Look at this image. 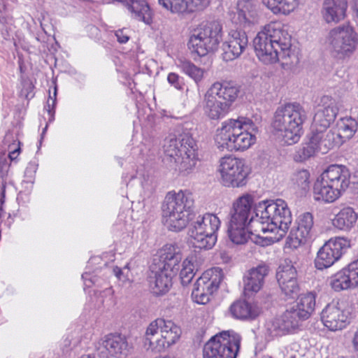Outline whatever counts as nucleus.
<instances>
[{"instance_id": "nucleus-1", "label": "nucleus", "mask_w": 358, "mask_h": 358, "mask_svg": "<svg viewBox=\"0 0 358 358\" xmlns=\"http://www.w3.org/2000/svg\"><path fill=\"white\" fill-rule=\"evenodd\" d=\"M253 198L250 194L238 197L232 204L229 213L228 236L234 243L243 245L248 242L255 231H281L283 236L289 229L292 217L287 203L282 199L259 202L255 208V217H250Z\"/></svg>"}, {"instance_id": "nucleus-2", "label": "nucleus", "mask_w": 358, "mask_h": 358, "mask_svg": "<svg viewBox=\"0 0 358 358\" xmlns=\"http://www.w3.org/2000/svg\"><path fill=\"white\" fill-rule=\"evenodd\" d=\"M253 45L257 56L266 64L280 60L283 64H294L291 36L278 22L265 25L254 38Z\"/></svg>"}, {"instance_id": "nucleus-3", "label": "nucleus", "mask_w": 358, "mask_h": 358, "mask_svg": "<svg viewBox=\"0 0 358 358\" xmlns=\"http://www.w3.org/2000/svg\"><path fill=\"white\" fill-rule=\"evenodd\" d=\"M256 131L257 127L249 118L228 119L216 130L215 143L221 151H243L255 143L256 137L252 132Z\"/></svg>"}, {"instance_id": "nucleus-4", "label": "nucleus", "mask_w": 358, "mask_h": 358, "mask_svg": "<svg viewBox=\"0 0 358 358\" xmlns=\"http://www.w3.org/2000/svg\"><path fill=\"white\" fill-rule=\"evenodd\" d=\"M306 119L307 113L302 106L296 102L288 103L277 108L272 127L285 144L292 145L300 140Z\"/></svg>"}, {"instance_id": "nucleus-5", "label": "nucleus", "mask_w": 358, "mask_h": 358, "mask_svg": "<svg viewBox=\"0 0 358 358\" xmlns=\"http://www.w3.org/2000/svg\"><path fill=\"white\" fill-rule=\"evenodd\" d=\"M181 259V254L173 245H165L160 250L157 266L152 268L148 278L149 287L155 295H163L169 292L172 286V276L179 271Z\"/></svg>"}, {"instance_id": "nucleus-6", "label": "nucleus", "mask_w": 358, "mask_h": 358, "mask_svg": "<svg viewBox=\"0 0 358 358\" xmlns=\"http://www.w3.org/2000/svg\"><path fill=\"white\" fill-rule=\"evenodd\" d=\"M194 206L192 194L187 191L169 192L162 205L165 225L172 231H180L188 224Z\"/></svg>"}, {"instance_id": "nucleus-7", "label": "nucleus", "mask_w": 358, "mask_h": 358, "mask_svg": "<svg viewBox=\"0 0 358 358\" xmlns=\"http://www.w3.org/2000/svg\"><path fill=\"white\" fill-rule=\"evenodd\" d=\"M164 153L170 162L176 164L175 169L186 175L195 168L198 156L195 141L189 133L180 134L169 139L164 145Z\"/></svg>"}, {"instance_id": "nucleus-8", "label": "nucleus", "mask_w": 358, "mask_h": 358, "mask_svg": "<svg viewBox=\"0 0 358 358\" xmlns=\"http://www.w3.org/2000/svg\"><path fill=\"white\" fill-rule=\"evenodd\" d=\"M222 41V25L217 22H211L190 31L187 48L192 53L203 57L217 50Z\"/></svg>"}, {"instance_id": "nucleus-9", "label": "nucleus", "mask_w": 358, "mask_h": 358, "mask_svg": "<svg viewBox=\"0 0 358 358\" xmlns=\"http://www.w3.org/2000/svg\"><path fill=\"white\" fill-rule=\"evenodd\" d=\"M180 335V328L173 322L157 318L147 327L145 338L150 348L162 352L175 344Z\"/></svg>"}, {"instance_id": "nucleus-10", "label": "nucleus", "mask_w": 358, "mask_h": 358, "mask_svg": "<svg viewBox=\"0 0 358 358\" xmlns=\"http://www.w3.org/2000/svg\"><path fill=\"white\" fill-rule=\"evenodd\" d=\"M220 226V220L214 214L206 213L202 217L199 216L189 229L193 246L199 249H211L217 241L216 232Z\"/></svg>"}, {"instance_id": "nucleus-11", "label": "nucleus", "mask_w": 358, "mask_h": 358, "mask_svg": "<svg viewBox=\"0 0 358 358\" xmlns=\"http://www.w3.org/2000/svg\"><path fill=\"white\" fill-rule=\"evenodd\" d=\"M241 336L225 331L213 336L203 346V358H236L240 350Z\"/></svg>"}, {"instance_id": "nucleus-12", "label": "nucleus", "mask_w": 358, "mask_h": 358, "mask_svg": "<svg viewBox=\"0 0 358 358\" xmlns=\"http://www.w3.org/2000/svg\"><path fill=\"white\" fill-rule=\"evenodd\" d=\"M327 43L333 57L343 59L355 51L358 37L352 27L341 25L330 30Z\"/></svg>"}, {"instance_id": "nucleus-13", "label": "nucleus", "mask_w": 358, "mask_h": 358, "mask_svg": "<svg viewBox=\"0 0 358 358\" xmlns=\"http://www.w3.org/2000/svg\"><path fill=\"white\" fill-rule=\"evenodd\" d=\"M219 171L224 186L240 187L246 185L250 169L243 159L229 156L220 159Z\"/></svg>"}, {"instance_id": "nucleus-14", "label": "nucleus", "mask_w": 358, "mask_h": 358, "mask_svg": "<svg viewBox=\"0 0 358 358\" xmlns=\"http://www.w3.org/2000/svg\"><path fill=\"white\" fill-rule=\"evenodd\" d=\"M224 278L222 270L214 268L205 271L194 285L192 297L199 304H206Z\"/></svg>"}, {"instance_id": "nucleus-15", "label": "nucleus", "mask_w": 358, "mask_h": 358, "mask_svg": "<svg viewBox=\"0 0 358 358\" xmlns=\"http://www.w3.org/2000/svg\"><path fill=\"white\" fill-rule=\"evenodd\" d=\"M350 246L348 239L341 237L331 238L318 251L315 259V268L323 270L338 261Z\"/></svg>"}, {"instance_id": "nucleus-16", "label": "nucleus", "mask_w": 358, "mask_h": 358, "mask_svg": "<svg viewBox=\"0 0 358 358\" xmlns=\"http://www.w3.org/2000/svg\"><path fill=\"white\" fill-rule=\"evenodd\" d=\"M331 150L329 142L327 141L322 130L313 128L308 136V141L298 148L294 159L296 162H304L317 153L326 154Z\"/></svg>"}, {"instance_id": "nucleus-17", "label": "nucleus", "mask_w": 358, "mask_h": 358, "mask_svg": "<svg viewBox=\"0 0 358 358\" xmlns=\"http://www.w3.org/2000/svg\"><path fill=\"white\" fill-rule=\"evenodd\" d=\"M338 112V108L335 99L327 95L322 96L313 119V128L327 131V129L334 121Z\"/></svg>"}, {"instance_id": "nucleus-18", "label": "nucleus", "mask_w": 358, "mask_h": 358, "mask_svg": "<svg viewBox=\"0 0 358 358\" xmlns=\"http://www.w3.org/2000/svg\"><path fill=\"white\" fill-rule=\"evenodd\" d=\"M321 319L331 331L341 330L349 323V312L343 309L338 301L329 303L322 312Z\"/></svg>"}, {"instance_id": "nucleus-19", "label": "nucleus", "mask_w": 358, "mask_h": 358, "mask_svg": "<svg viewBox=\"0 0 358 358\" xmlns=\"http://www.w3.org/2000/svg\"><path fill=\"white\" fill-rule=\"evenodd\" d=\"M329 285L335 292L358 286V259L338 271L329 278Z\"/></svg>"}, {"instance_id": "nucleus-20", "label": "nucleus", "mask_w": 358, "mask_h": 358, "mask_svg": "<svg viewBox=\"0 0 358 358\" xmlns=\"http://www.w3.org/2000/svg\"><path fill=\"white\" fill-rule=\"evenodd\" d=\"M357 129V122L355 119L343 118L338 124L335 130L323 131L327 141L331 149L340 146L347 140L350 139Z\"/></svg>"}, {"instance_id": "nucleus-21", "label": "nucleus", "mask_w": 358, "mask_h": 358, "mask_svg": "<svg viewBox=\"0 0 358 358\" xmlns=\"http://www.w3.org/2000/svg\"><path fill=\"white\" fill-rule=\"evenodd\" d=\"M313 215L310 213H304L297 219V227L292 229L289 236L291 245L297 248L300 245L306 243L314 236Z\"/></svg>"}, {"instance_id": "nucleus-22", "label": "nucleus", "mask_w": 358, "mask_h": 358, "mask_svg": "<svg viewBox=\"0 0 358 358\" xmlns=\"http://www.w3.org/2000/svg\"><path fill=\"white\" fill-rule=\"evenodd\" d=\"M248 36L244 31L231 30L228 41L222 45L223 60L229 62L239 57L248 46Z\"/></svg>"}, {"instance_id": "nucleus-23", "label": "nucleus", "mask_w": 358, "mask_h": 358, "mask_svg": "<svg viewBox=\"0 0 358 358\" xmlns=\"http://www.w3.org/2000/svg\"><path fill=\"white\" fill-rule=\"evenodd\" d=\"M269 272V266L261 264L250 269L243 277V292L247 296L258 292L262 287L264 278Z\"/></svg>"}, {"instance_id": "nucleus-24", "label": "nucleus", "mask_w": 358, "mask_h": 358, "mask_svg": "<svg viewBox=\"0 0 358 358\" xmlns=\"http://www.w3.org/2000/svg\"><path fill=\"white\" fill-rule=\"evenodd\" d=\"M322 174L339 196L350 183V172L346 166L343 165H331Z\"/></svg>"}, {"instance_id": "nucleus-25", "label": "nucleus", "mask_w": 358, "mask_h": 358, "mask_svg": "<svg viewBox=\"0 0 358 358\" xmlns=\"http://www.w3.org/2000/svg\"><path fill=\"white\" fill-rule=\"evenodd\" d=\"M302 317L292 307L287 309L279 318H276L272 323L273 328L272 332L275 335L285 334L299 326Z\"/></svg>"}, {"instance_id": "nucleus-26", "label": "nucleus", "mask_w": 358, "mask_h": 358, "mask_svg": "<svg viewBox=\"0 0 358 358\" xmlns=\"http://www.w3.org/2000/svg\"><path fill=\"white\" fill-rule=\"evenodd\" d=\"M228 102H223L208 90L204 96L203 110L204 114L211 120L224 117L229 111Z\"/></svg>"}, {"instance_id": "nucleus-27", "label": "nucleus", "mask_w": 358, "mask_h": 358, "mask_svg": "<svg viewBox=\"0 0 358 358\" xmlns=\"http://www.w3.org/2000/svg\"><path fill=\"white\" fill-rule=\"evenodd\" d=\"M347 8V0H324L323 17L327 23H337L345 18Z\"/></svg>"}, {"instance_id": "nucleus-28", "label": "nucleus", "mask_w": 358, "mask_h": 358, "mask_svg": "<svg viewBox=\"0 0 358 358\" xmlns=\"http://www.w3.org/2000/svg\"><path fill=\"white\" fill-rule=\"evenodd\" d=\"M103 346L113 357L122 358L129 352V344L126 337L118 334H109L103 339Z\"/></svg>"}, {"instance_id": "nucleus-29", "label": "nucleus", "mask_w": 358, "mask_h": 358, "mask_svg": "<svg viewBox=\"0 0 358 358\" xmlns=\"http://www.w3.org/2000/svg\"><path fill=\"white\" fill-rule=\"evenodd\" d=\"M229 313L236 319L252 320L259 316L261 309L256 304L250 303L244 300H239L231 305Z\"/></svg>"}, {"instance_id": "nucleus-30", "label": "nucleus", "mask_w": 358, "mask_h": 358, "mask_svg": "<svg viewBox=\"0 0 358 358\" xmlns=\"http://www.w3.org/2000/svg\"><path fill=\"white\" fill-rule=\"evenodd\" d=\"M208 91L219 99H222L223 102H228L230 107L236 99L239 89L234 83L224 81L213 83Z\"/></svg>"}, {"instance_id": "nucleus-31", "label": "nucleus", "mask_w": 358, "mask_h": 358, "mask_svg": "<svg viewBox=\"0 0 358 358\" xmlns=\"http://www.w3.org/2000/svg\"><path fill=\"white\" fill-rule=\"evenodd\" d=\"M313 195L316 201H322L325 203H331L340 197L333 186L320 175L316 180L313 186Z\"/></svg>"}, {"instance_id": "nucleus-32", "label": "nucleus", "mask_w": 358, "mask_h": 358, "mask_svg": "<svg viewBox=\"0 0 358 358\" xmlns=\"http://www.w3.org/2000/svg\"><path fill=\"white\" fill-rule=\"evenodd\" d=\"M237 15L241 24H253L257 19V3L254 0H239Z\"/></svg>"}, {"instance_id": "nucleus-33", "label": "nucleus", "mask_w": 358, "mask_h": 358, "mask_svg": "<svg viewBox=\"0 0 358 358\" xmlns=\"http://www.w3.org/2000/svg\"><path fill=\"white\" fill-rule=\"evenodd\" d=\"M358 214L352 207L343 208L332 220L333 225L341 230L349 231L355 227Z\"/></svg>"}, {"instance_id": "nucleus-34", "label": "nucleus", "mask_w": 358, "mask_h": 358, "mask_svg": "<svg viewBox=\"0 0 358 358\" xmlns=\"http://www.w3.org/2000/svg\"><path fill=\"white\" fill-rule=\"evenodd\" d=\"M303 0H262V3L274 14H289L294 11Z\"/></svg>"}, {"instance_id": "nucleus-35", "label": "nucleus", "mask_w": 358, "mask_h": 358, "mask_svg": "<svg viewBox=\"0 0 358 358\" xmlns=\"http://www.w3.org/2000/svg\"><path fill=\"white\" fill-rule=\"evenodd\" d=\"M315 296L312 293L301 294L297 299L296 303L292 308L299 312L302 320H307L310 317L315 310Z\"/></svg>"}, {"instance_id": "nucleus-36", "label": "nucleus", "mask_w": 358, "mask_h": 358, "mask_svg": "<svg viewBox=\"0 0 358 358\" xmlns=\"http://www.w3.org/2000/svg\"><path fill=\"white\" fill-rule=\"evenodd\" d=\"M177 66L196 83L200 82L203 78V70L189 60L179 59Z\"/></svg>"}, {"instance_id": "nucleus-37", "label": "nucleus", "mask_w": 358, "mask_h": 358, "mask_svg": "<svg viewBox=\"0 0 358 358\" xmlns=\"http://www.w3.org/2000/svg\"><path fill=\"white\" fill-rule=\"evenodd\" d=\"M296 278V270L291 262H285L279 266L276 272V279L279 284L285 283L287 281Z\"/></svg>"}, {"instance_id": "nucleus-38", "label": "nucleus", "mask_w": 358, "mask_h": 358, "mask_svg": "<svg viewBox=\"0 0 358 358\" xmlns=\"http://www.w3.org/2000/svg\"><path fill=\"white\" fill-rule=\"evenodd\" d=\"M310 173L306 169L296 170L292 176L291 181L299 189L306 190L309 187Z\"/></svg>"}, {"instance_id": "nucleus-39", "label": "nucleus", "mask_w": 358, "mask_h": 358, "mask_svg": "<svg viewBox=\"0 0 358 358\" xmlns=\"http://www.w3.org/2000/svg\"><path fill=\"white\" fill-rule=\"evenodd\" d=\"M194 275V266L192 262V258H187L183 261L180 272V278L182 285L186 286L189 285Z\"/></svg>"}, {"instance_id": "nucleus-40", "label": "nucleus", "mask_w": 358, "mask_h": 358, "mask_svg": "<svg viewBox=\"0 0 358 358\" xmlns=\"http://www.w3.org/2000/svg\"><path fill=\"white\" fill-rule=\"evenodd\" d=\"M211 0H185L184 13L202 10L207 8Z\"/></svg>"}, {"instance_id": "nucleus-41", "label": "nucleus", "mask_w": 358, "mask_h": 358, "mask_svg": "<svg viewBox=\"0 0 358 358\" xmlns=\"http://www.w3.org/2000/svg\"><path fill=\"white\" fill-rule=\"evenodd\" d=\"M282 292L288 299L295 298L299 293V287L296 278L286 282L285 283L279 284Z\"/></svg>"}, {"instance_id": "nucleus-42", "label": "nucleus", "mask_w": 358, "mask_h": 358, "mask_svg": "<svg viewBox=\"0 0 358 358\" xmlns=\"http://www.w3.org/2000/svg\"><path fill=\"white\" fill-rule=\"evenodd\" d=\"M159 2L172 13H184L185 0H159Z\"/></svg>"}, {"instance_id": "nucleus-43", "label": "nucleus", "mask_w": 358, "mask_h": 358, "mask_svg": "<svg viewBox=\"0 0 358 358\" xmlns=\"http://www.w3.org/2000/svg\"><path fill=\"white\" fill-rule=\"evenodd\" d=\"M113 273L118 278V280H121L122 282L125 283L130 282L131 273L127 266H125L124 268H120L117 266H115L113 268Z\"/></svg>"}, {"instance_id": "nucleus-44", "label": "nucleus", "mask_w": 358, "mask_h": 358, "mask_svg": "<svg viewBox=\"0 0 358 358\" xmlns=\"http://www.w3.org/2000/svg\"><path fill=\"white\" fill-rule=\"evenodd\" d=\"M167 80L169 84L177 90L182 89L184 85L183 78L176 73H170L168 75Z\"/></svg>"}, {"instance_id": "nucleus-45", "label": "nucleus", "mask_w": 358, "mask_h": 358, "mask_svg": "<svg viewBox=\"0 0 358 358\" xmlns=\"http://www.w3.org/2000/svg\"><path fill=\"white\" fill-rule=\"evenodd\" d=\"M117 40L120 43H126L129 39V36L126 29H118L115 32Z\"/></svg>"}, {"instance_id": "nucleus-46", "label": "nucleus", "mask_w": 358, "mask_h": 358, "mask_svg": "<svg viewBox=\"0 0 358 358\" xmlns=\"http://www.w3.org/2000/svg\"><path fill=\"white\" fill-rule=\"evenodd\" d=\"M56 94H57V88H55L54 92V98L50 96L49 99L47 102L46 109L50 115L52 117L54 115L55 111L53 110L56 104Z\"/></svg>"}, {"instance_id": "nucleus-47", "label": "nucleus", "mask_w": 358, "mask_h": 358, "mask_svg": "<svg viewBox=\"0 0 358 358\" xmlns=\"http://www.w3.org/2000/svg\"><path fill=\"white\" fill-rule=\"evenodd\" d=\"M5 192H6V185L2 183L0 185V211L2 210V206L4 203Z\"/></svg>"}, {"instance_id": "nucleus-48", "label": "nucleus", "mask_w": 358, "mask_h": 358, "mask_svg": "<svg viewBox=\"0 0 358 358\" xmlns=\"http://www.w3.org/2000/svg\"><path fill=\"white\" fill-rule=\"evenodd\" d=\"M82 278L85 281V285L87 287H90L92 284H94V281L90 278V275L89 273H84L82 275Z\"/></svg>"}, {"instance_id": "nucleus-49", "label": "nucleus", "mask_w": 358, "mask_h": 358, "mask_svg": "<svg viewBox=\"0 0 358 358\" xmlns=\"http://www.w3.org/2000/svg\"><path fill=\"white\" fill-rule=\"evenodd\" d=\"M352 343H353L355 350L358 351V331L355 334Z\"/></svg>"}, {"instance_id": "nucleus-50", "label": "nucleus", "mask_w": 358, "mask_h": 358, "mask_svg": "<svg viewBox=\"0 0 358 358\" xmlns=\"http://www.w3.org/2000/svg\"><path fill=\"white\" fill-rule=\"evenodd\" d=\"M6 166L4 160L0 157V172L2 171L3 166Z\"/></svg>"}, {"instance_id": "nucleus-51", "label": "nucleus", "mask_w": 358, "mask_h": 358, "mask_svg": "<svg viewBox=\"0 0 358 358\" xmlns=\"http://www.w3.org/2000/svg\"><path fill=\"white\" fill-rule=\"evenodd\" d=\"M354 177L356 180V182L358 183V168L355 170L354 173Z\"/></svg>"}, {"instance_id": "nucleus-52", "label": "nucleus", "mask_w": 358, "mask_h": 358, "mask_svg": "<svg viewBox=\"0 0 358 358\" xmlns=\"http://www.w3.org/2000/svg\"><path fill=\"white\" fill-rule=\"evenodd\" d=\"M16 152H17V150H15V151L13 152L12 153H10V154L9 155V157H10L11 159H13V155H15V154L16 153Z\"/></svg>"}, {"instance_id": "nucleus-53", "label": "nucleus", "mask_w": 358, "mask_h": 358, "mask_svg": "<svg viewBox=\"0 0 358 358\" xmlns=\"http://www.w3.org/2000/svg\"><path fill=\"white\" fill-rule=\"evenodd\" d=\"M46 129H47V126L44 128L43 131V133L41 134V136H43V134L45 133V131H46Z\"/></svg>"}, {"instance_id": "nucleus-54", "label": "nucleus", "mask_w": 358, "mask_h": 358, "mask_svg": "<svg viewBox=\"0 0 358 358\" xmlns=\"http://www.w3.org/2000/svg\"><path fill=\"white\" fill-rule=\"evenodd\" d=\"M104 293H110V290H106V291H104Z\"/></svg>"}, {"instance_id": "nucleus-55", "label": "nucleus", "mask_w": 358, "mask_h": 358, "mask_svg": "<svg viewBox=\"0 0 358 358\" xmlns=\"http://www.w3.org/2000/svg\"><path fill=\"white\" fill-rule=\"evenodd\" d=\"M337 358H344V357H337Z\"/></svg>"}, {"instance_id": "nucleus-56", "label": "nucleus", "mask_w": 358, "mask_h": 358, "mask_svg": "<svg viewBox=\"0 0 358 358\" xmlns=\"http://www.w3.org/2000/svg\"><path fill=\"white\" fill-rule=\"evenodd\" d=\"M292 358H295V357H292Z\"/></svg>"}]
</instances>
